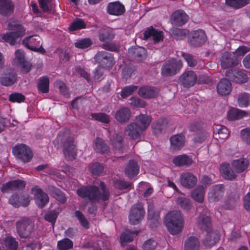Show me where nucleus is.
<instances>
[{
    "label": "nucleus",
    "instance_id": "f257e3e1",
    "mask_svg": "<svg viewBox=\"0 0 250 250\" xmlns=\"http://www.w3.org/2000/svg\"><path fill=\"white\" fill-rule=\"evenodd\" d=\"M100 187L102 194L100 192L99 188L95 186L79 188L77 190V193L82 198H87L92 202H98L100 199L104 201L108 200L110 196L109 189L104 182H101Z\"/></svg>",
    "mask_w": 250,
    "mask_h": 250
},
{
    "label": "nucleus",
    "instance_id": "f03ea898",
    "mask_svg": "<svg viewBox=\"0 0 250 250\" xmlns=\"http://www.w3.org/2000/svg\"><path fill=\"white\" fill-rule=\"evenodd\" d=\"M165 223L170 233L177 234L180 232L184 227V219L179 210H172L166 215Z\"/></svg>",
    "mask_w": 250,
    "mask_h": 250
},
{
    "label": "nucleus",
    "instance_id": "7ed1b4c3",
    "mask_svg": "<svg viewBox=\"0 0 250 250\" xmlns=\"http://www.w3.org/2000/svg\"><path fill=\"white\" fill-rule=\"evenodd\" d=\"M57 139L62 144L65 159L68 160L75 159L76 156L75 146L73 138L70 136L69 131L67 130L65 132H60Z\"/></svg>",
    "mask_w": 250,
    "mask_h": 250
},
{
    "label": "nucleus",
    "instance_id": "20e7f679",
    "mask_svg": "<svg viewBox=\"0 0 250 250\" xmlns=\"http://www.w3.org/2000/svg\"><path fill=\"white\" fill-rule=\"evenodd\" d=\"M183 66L180 60L171 59L165 62L161 68V74L163 76L168 77L174 75L179 72Z\"/></svg>",
    "mask_w": 250,
    "mask_h": 250
},
{
    "label": "nucleus",
    "instance_id": "39448f33",
    "mask_svg": "<svg viewBox=\"0 0 250 250\" xmlns=\"http://www.w3.org/2000/svg\"><path fill=\"white\" fill-rule=\"evenodd\" d=\"M22 44L27 49L34 52L44 53L45 50L42 46V39L38 35L28 36L22 41Z\"/></svg>",
    "mask_w": 250,
    "mask_h": 250
},
{
    "label": "nucleus",
    "instance_id": "423d86ee",
    "mask_svg": "<svg viewBox=\"0 0 250 250\" xmlns=\"http://www.w3.org/2000/svg\"><path fill=\"white\" fill-rule=\"evenodd\" d=\"M34 229V224L27 218H23L17 222V231L21 237H29Z\"/></svg>",
    "mask_w": 250,
    "mask_h": 250
},
{
    "label": "nucleus",
    "instance_id": "0eeeda50",
    "mask_svg": "<svg viewBox=\"0 0 250 250\" xmlns=\"http://www.w3.org/2000/svg\"><path fill=\"white\" fill-rule=\"evenodd\" d=\"M94 59L99 64L98 66L104 68L112 67L114 64L112 54L104 51L98 52L94 57Z\"/></svg>",
    "mask_w": 250,
    "mask_h": 250
},
{
    "label": "nucleus",
    "instance_id": "6e6552de",
    "mask_svg": "<svg viewBox=\"0 0 250 250\" xmlns=\"http://www.w3.org/2000/svg\"><path fill=\"white\" fill-rule=\"evenodd\" d=\"M145 213L144 209L141 204L134 205L131 209L129 216L130 223L132 225L138 224L144 218Z\"/></svg>",
    "mask_w": 250,
    "mask_h": 250
},
{
    "label": "nucleus",
    "instance_id": "1a4fd4ad",
    "mask_svg": "<svg viewBox=\"0 0 250 250\" xmlns=\"http://www.w3.org/2000/svg\"><path fill=\"white\" fill-rule=\"evenodd\" d=\"M196 81V74L191 70L184 72L178 79L179 83L186 88L193 86L195 84Z\"/></svg>",
    "mask_w": 250,
    "mask_h": 250
},
{
    "label": "nucleus",
    "instance_id": "9d476101",
    "mask_svg": "<svg viewBox=\"0 0 250 250\" xmlns=\"http://www.w3.org/2000/svg\"><path fill=\"white\" fill-rule=\"evenodd\" d=\"M225 75L231 81L238 83H243L248 81L247 75L242 70L229 69L226 72Z\"/></svg>",
    "mask_w": 250,
    "mask_h": 250
},
{
    "label": "nucleus",
    "instance_id": "9b49d317",
    "mask_svg": "<svg viewBox=\"0 0 250 250\" xmlns=\"http://www.w3.org/2000/svg\"><path fill=\"white\" fill-rule=\"evenodd\" d=\"M207 41L205 32L199 30L192 33V37L188 38V43L194 47H198L203 44Z\"/></svg>",
    "mask_w": 250,
    "mask_h": 250
},
{
    "label": "nucleus",
    "instance_id": "f8f14e48",
    "mask_svg": "<svg viewBox=\"0 0 250 250\" xmlns=\"http://www.w3.org/2000/svg\"><path fill=\"white\" fill-rule=\"evenodd\" d=\"M33 156L32 152L26 145L21 144L17 145V157L23 162H28Z\"/></svg>",
    "mask_w": 250,
    "mask_h": 250
},
{
    "label": "nucleus",
    "instance_id": "ddd939ff",
    "mask_svg": "<svg viewBox=\"0 0 250 250\" xmlns=\"http://www.w3.org/2000/svg\"><path fill=\"white\" fill-rule=\"evenodd\" d=\"M143 131L136 123L132 122L125 128L124 134L130 139L136 140L141 136Z\"/></svg>",
    "mask_w": 250,
    "mask_h": 250
},
{
    "label": "nucleus",
    "instance_id": "4468645a",
    "mask_svg": "<svg viewBox=\"0 0 250 250\" xmlns=\"http://www.w3.org/2000/svg\"><path fill=\"white\" fill-rule=\"evenodd\" d=\"M188 20V16L182 10L174 11L170 17V21L173 25L181 26L185 24Z\"/></svg>",
    "mask_w": 250,
    "mask_h": 250
},
{
    "label": "nucleus",
    "instance_id": "2eb2a0df",
    "mask_svg": "<svg viewBox=\"0 0 250 250\" xmlns=\"http://www.w3.org/2000/svg\"><path fill=\"white\" fill-rule=\"evenodd\" d=\"M220 62L221 65L224 69L234 67L238 64V60L236 57L228 52H225L222 54Z\"/></svg>",
    "mask_w": 250,
    "mask_h": 250
},
{
    "label": "nucleus",
    "instance_id": "dca6fc26",
    "mask_svg": "<svg viewBox=\"0 0 250 250\" xmlns=\"http://www.w3.org/2000/svg\"><path fill=\"white\" fill-rule=\"evenodd\" d=\"M180 180L182 185L188 188H193L197 182V177L190 172L182 173L180 176Z\"/></svg>",
    "mask_w": 250,
    "mask_h": 250
},
{
    "label": "nucleus",
    "instance_id": "f3484780",
    "mask_svg": "<svg viewBox=\"0 0 250 250\" xmlns=\"http://www.w3.org/2000/svg\"><path fill=\"white\" fill-rule=\"evenodd\" d=\"M224 193V186L222 184L216 185L212 187L211 191L208 193V198L211 202H217L222 198Z\"/></svg>",
    "mask_w": 250,
    "mask_h": 250
},
{
    "label": "nucleus",
    "instance_id": "a211bd4d",
    "mask_svg": "<svg viewBox=\"0 0 250 250\" xmlns=\"http://www.w3.org/2000/svg\"><path fill=\"white\" fill-rule=\"evenodd\" d=\"M170 147L174 150L181 149L185 145L186 138L182 134L172 135L170 138Z\"/></svg>",
    "mask_w": 250,
    "mask_h": 250
},
{
    "label": "nucleus",
    "instance_id": "6ab92c4d",
    "mask_svg": "<svg viewBox=\"0 0 250 250\" xmlns=\"http://www.w3.org/2000/svg\"><path fill=\"white\" fill-rule=\"evenodd\" d=\"M159 92L158 88L147 85L141 87L138 90V94L145 99L154 98L158 95Z\"/></svg>",
    "mask_w": 250,
    "mask_h": 250
},
{
    "label": "nucleus",
    "instance_id": "aec40b11",
    "mask_svg": "<svg viewBox=\"0 0 250 250\" xmlns=\"http://www.w3.org/2000/svg\"><path fill=\"white\" fill-rule=\"evenodd\" d=\"M7 29L12 31L4 34L2 39L10 45H14L16 44V21H12L8 23Z\"/></svg>",
    "mask_w": 250,
    "mask_h": 250
},
{
    "label": "nucleus",
    "instance_id": "412c9836",
    "mask_svg": "<svg viewBox=\"0 0 250 250\" xmlns=\"http://www.w3.org/2000/svg\"><path fill=\"white\" fill-rule=\"evenodd\" d=\"M131 114V112L129 108L123 107L117 110L115 118L119 123L124 124L129 121Z\"/></svg>",
    "mask_w": 250,
    "mask_h": 250
},
{
    "label": "nucleus",
    "instance_id": "4be33fe9",
    "mask_svg": "<svg viewBox=\"0 0 250 250\" xmlns=\"http://www.w3.org/2000/svg\"><path fill=\"white\" fill-rule=\"evenodd\" d=\"M197 225L200 229L206 232H209L212 229L210 218L206 214H201L198 217Z\"/></svg>",
    "mask_w": 250,
    "mask_h": 250
},
{
    "label": "nucleus",
    "instance_id": "5701e85b",
    "mask_svg": "<svg viewBox=\"0 0 250 250\" xmlns=\"http://www.w3.org/2000/svg\"><path fill=\"white\" fill-rule=\"evenodd\" d=\"M231 89L230 82L226 78L222 79L217 85V91L220 95L225 96L229 94Z\"/></svg>",
    "mask_w": 250,
    "mask_h": 250
},
{
    "label": "nucleus",
    "instance_id": "b1692460",
    "mask_svg": "<svg viewBox=\"0 0 250 250\" xmlns=\"http://www.w3.org/2000/svg\"><path fill=\"white\" fill-rule=\"evenodd\" d=\"M114 34L112 30L108 27H103L98 32V37L100 42H108L114 38Z\"/></svg>",
    "mask_w": 250,
    "mask_h": 250
},
{
    "label": "nucleus",
    "instance_id": "393cba45",
    "mask_svg": "<svg viewBox=\"0 0 250 250\" xmlns=\"http://www.w3.org/2000/svg\"><path fill=\"white\" fill-rule=\"evenodd\" d=\"M14 3L11 0H0V14L4 16L10 15L14 12Z\"/></svg>",
    "mask_w": 250,
    "mask_h": 250
},
{
    "label": "nucleus",
    "instance_id": "a878e982",
    "mask_svg": "<svg viewBox=\"0 0 250 250\" xmlns=\"http://www.w3.org/2000/svg\"><path fill=\"white\" fill-rule=\"evenodd\" d=\"M34 196L36 203L40 208H43L49 202L47 194L41 188L34 190Z\"/></svg>",
    "mask_w": 250,
    "mask_h": 250
},
{
    "label": "nucleus",
    "instance_id": "bb28decb",
    "mask_svg": "<svg viewBox=\"0 0 250 250\" xmlns=\"http://www.w3.org/2000/svg\"><path fill=\"white\" fill-rule=\"evenodd\" d=\"M207 234L204 240V245L207 248H211L215 245L219 240V233L216 231H213L212 229L209 232H206Z\"/></svg>",
    "mask_w": 250,
    "mask_h": 250
},
{
    "label": "nucleus",
    "instance_id": "cd10ccee",
    "mask_svg": "<svg viewBox=\"0 0 250 250\" xmlns=\"http://www.w3.org/2000/svg\"><path fill=\"white\" fill-rule=\"evenodd\" d=\"M124 6L119 1L109 3L107 7V12L112 15L119 16L124 13Z\"/></svg>",
    "mask_w": 250,
    "mask_h": 250
},
{
    "label": "nucleus",
    "instance_id": "c85d7f7f",
    "mask_svg": "<svg viewBox=\"0 0 250 250\" xmlns=\"http://www.w3.org/2000/svg\"><path fill=\"white\" fill-rule=\"evenodd\" d=\"M144 36L145 39H147L152 37L155 43L162 41L164 38L163 32L156 30L152 26L147 28L144 33Z\"/></svg>",
    "mask_w": 250,
    "mask_h": 250
},
{
    "label": "nucleus",
    "instance_id": "c756f323",
    "mask_svg": "<svg viewBox=\"0 0 250 250\" xmlns=\"http://www.w3.org/2000/svg\"><path fill=\"white\" fill-rule=\"evenodd\" d=\"M220 171L222 177L226 180H232L237 177V175L231 169L228 163L222 164L220 165Z\"/></svg>",
    "mask_w": 250,
    "mask_h": 250
},
{
    "label": "nucleus",
    "instance_id": "7c9ffc66",
    "mask_svg": "<svg viewBox=\"0 0 250 250\" xmlns=\"http://www.w3.org/2000/svg\"><path fill=\"white\" fill-rule=\"evenodd\" d=\"M248 166V161L243 158L234 160L231 163L232 169L237 173L243 172L247 168Z\"/></svg>",
    "mask_w": 250,
    "mask_h": 250
},
{
    "label": "nucleus",
    "instance_id": "2f4dec72",
    "mask_svg": "<svg viewBox=\"0 0 250 250\" xmlns=\"http://www.w3.org/2000/svg\"><path fill=\"white\" fill-rule=\"evenodd\" d=\"M139 167L137 163L134 160H130L127 163L125 173L129 178H132L138 174Z\"/></svg>",
    "mask_w": 250,
    "mask_h": 250
},
{
    "label": "nucleus",
    "instance_id": "473e14b6",
    "mask_svg": "<svg viewBox=\"0 0 250 250\" xmlns=\"http://www.w3.org/2000/svg\"><path fill=\"white\" fill-rule=\"evenodd\" d=\"M93 148L98 153L104 154L109 152V147L102 139L97 137L93 142Z\"/></svg>",
    "mask_w": 250,
    "mask_h": 250
},
{
    "label": "nucleus",
    "instance_id": "72a5a7b5",
    "mask_svg": "<svg viewBox=\"0 0 250 250\" xmlns=\"http://www.w3.org/2000/svg\"><path fill=\"white\" fill-rule=\"evenodd\" d=\"M151 121V119L149 116L141 114L136 117L134 122L136 123L137 125L144 131L148 127Z\"/></svg>",
    "mask_w": 250,
    "mask_h": 250
},
{
    "label": "nucleus",
    "instance_id": "f704fd0d",
    "mask_svg": "<svg viewBox=\"0 0 250 250\" xmlns=\"http://www.w3.org/2000/svg\"><path fill=\"white\" fill-rule=\"evenodd\" d=\"M173 162L177 166H189L192 164L193 160L191 158L185 154L177 156L173 159Z\"/></svg>",
    "mask_w": 250,
    "mask_h": 250
},
{
    "label": "nucleus",
    "instance_id": "c9c22d12",
    "mask_svg": "<svg viewBox=\"0 0 250 250\" xmlns=\"http://www.w3.org/2000/svg\"><path fill=\"white\" fill-rule=\"evenodd\" d=\"M214 136L216 139L224 140L228 137V129L224 126L217 125L213 129Z\"/></svg>",
    "mask_w": 250,
    "mask_h": 250
},
{
    "label": "nucleus",
    "instance_id": "e433bc0d",
    "mask_svg": "<svg viewBox=\"0 0 250 250\" xmlns=\"http://www.w3.org/2000/svg\"><path fill=\"white\" fill-rule=\"evenodd\" d=\"M167 121L166 119H161L153 123L151 127L156 134H159L165 130L167 127Z\"/></svg>",
    "mask_w": 250,
    "mask_h": 250
},
{
    "label": "nucleus",
    "instance_id": "4c0bfd02",
    "mask_svg": "<svg viewBox=\"0 0 250 250\" xmlns=\"http://www.w3.org/2000/svg\"><path fill=\"white\" fill-rule=\"evenodd\" d=\"M185 250H200V243L194 237H188L185 243Z\"/></svg>",
    "mask_w": 250,
    "mask_h": 250
},
{
    "label": "nucleus",
    "instance_id": "58836bf2",
    "mask_svg": "<svg viewBox=\"0 0 250 250\" xmlns=\"http://www.w3.org/2000/svg\"><path fill=\"white\" fill-rule=\"evenodd\" d=\"M30 196L27 193L22 192L17 195V207H27L30 204Z\"/></svg>",
    "mask_w": 250,
    "mask_h": 250
},
{
    "label": "nucleus",
    "instance_id": "ea45409f",
    "mask_svg": "<svg viewBox=\"0 0 250 250\" xmlns=\"http://www.w3.org/2000/svg\"><path fill=\"white\" fill-rule=\"evenodd\" d=\"M148 218L150 221V226L151 227H157L159 224L160 215L158 212H155L151 206H148Z\"/></svg>",
    "mask_w": 250,
    "mask_h": 250
},
{
    "label": "nucleus",
    "instance_id": "a19ab883",
    "mask_svg": "<svg viewBox=\"0 0 250 250\" xmlns=\"http://www.w3.org/2000/svg\"><path fill=\"white\" fill-rule=\"evenodd\" d=\"M246 115V112L237 108H231L228 113V119L229 120H239Z\"/></svg>",
    "mask_w": 250,
    "mask_h": 250
},
{
    "label": "nucleus",
    "instance_id": "79ce46f5",
    "mask_svg": "<svg viewBox=\"0 0 250 250\" xmlns=\"http://www.w3.org/2000/svg\"><path fill=\"white\" fill-rule=\"evenodd\" d=\"M205 190L203 186H200L191 192V196L196 202L201 203L204 199Z\"/></svg>",
    "mask_w": 250,
    "mask_h": 250
},
{
    "label": "nucleus",
    "instance_id": "37998d69",
    "mask_svg": "<svg viewBox=\"0 0 250 250\" xmlns=\"http://www.w3.org/2000/svg\"><path fill=\"white\" fill-rule=\"evenodd\" d=\"M134 58L138 61H141L146 59L147 51L145 48L142 47H136L131 50Z\"/></svg>",
    "mask_w": 250,
    "mask_h": 250
},
{
    "label": "nucleus",
    "instance_id": "c03bdc74",
    "mask_svg": "<svg viewBox=\"0 0 250 250\" xmlns=\"http://www.w3.org/2000/svg\"><path fill=\"white\" fill-rule=\"evenodd\" d=\"M171 36L176 40H183L186 38L188 34V31L187 29H182L173 28L170 30Z\"/></svg>",
    "mask_w": 250,
    "mask_h": 250
},
{
    "label": "nucleus",
    "instance_id": "a18cd8bd",
    "mask_svg": "<svg viewBox=\"0 0 250 250\" xmlns=\"http://www.w3.org/2000/svg\"><path fill=\"white\" fill-rule=\"evenodd\" d=\"M49 81L47 77H42L39 79L38 90L42 93H46L49 91Z\"/></svg>",
    "mask_w": 250,
    "mask_h": 250
},
{
    "label": "nucleus",
    "instance_id": "49530a36",
    "mask_svg": "<svg viewBox=\"0 0 250 250\" xmlns=\"http://www.w3.org/2000/svg\"><path fill=\"white\" fill-rule=\"evenodd\" d=\"M176 203L177 205L186 211L190 210L192 207L190 200L183 196L178 197L176 200Z\"/></svg>",
    "mask_w": 250,
    "mask_h": 250
},
{
    "label": "nucleus",
    "instance_id": "de8ad7c7",
    "mask_svg": "<svg viewBox=\"0 0 250 250\" xmlns=\"http://www.w3.org/2000/svg\"><path fill=\"white\" fill-rule=\"evenodd\" d=\"M250 0H226L227 5L235 9H239L245 6L250 2Z\"/></svg>",
    "mask_w": 250,
    "mask_h": 250
},
{
    "label": "nucleus",
    "instance_id": "09e8293b",
    "mask_svg": "<svg viewBox=\"0 0 250 250\" xmlns=\"http://www.w3.org/2000/svg\"><path fill=\"white\" fill-rule=\"evenodd\" d=\"M237 101L240 107H247L250 104V95L247 93H241L238 97Z\"/></svg>",
    "mask_w": 250,
    "mask_h": 250
},
{
    "label": "nucleus",
    "instance_id": "8fccbe9b",
    "mask_svg": "<svg viewBox=\"0 0 250 250\" xmlns=\"http://www.w3.org/2000/svg\"><path fill=\"white\" fill-rule=\"evenodd\" d=\"M73 242L68 238H64L58 242L57 248L59 250H68L72 248Z\"/></svg>",
    "mask_w": 250,
    "mask_h": 250
},
{
    "label": "nucleus",
    "instance_id": "3c124183",
    "mask_svg": "<svg viewBox=\"0 0 250 250\" xmlns=\"http://www.w3.org/2000/svg\"><path fill=\"white\" fill-rule=\"evenodd\" d=\"M16 190V180L9 181L2 185L1 191L2 193H12Z\"/></svg>",
    "mask_w": 250,
    "mask_h": 250
},
{
    "label": "nucleus",
    "instance_id": "603ef678",
    "mask_svg": "<svg viewBox=\"0 0 250 250\" xmlns=\"http://www.w3.org/2000/svg\"><path fill=\"white\" fill-rule=\"evenodd\" d=\"M123 137L122 135L115 134L111 140L112 146L116 149H120L123 146Z\"/></svg>",
    "mask_w": 250,
    "mask_h": 250
},
{
    "label": "nucleus",
    "instance_id": "864d4df0",
    "mask_svg": "<svg viewBox=\"0 0 250 250\" xmlns=\"http://www.w3.org/2000/svg\"><path fill=\"white\" fill-rule=\"evenodd\" d=\"M18 66L20 69L21 73L27 74L30 72L32 66V63L26 60H22L17 63Z\"/></svg>",
    "mask_w": 250,
    "mask_h": 250
},
{
    "label": "nucleus",
    "instance_id": "5fc2aeb1",
    "mask_svg": "<svg viewBox=\"0 0 250 250\" xmlns=\"http://www.w3.org/2000/svg\"><path fill=\"white\" fill-rule=\"evenodd\" d=\"M93 42L89 38H84L78 40L75 42V46L81 49L87 48L92 44Z\"/></svg>",
    "mask_w": 250,
    "mask_h": 250
},
{
    "label": "nucleus",
    "instance_id": "6e6d98bb",
    "mask_svg": "<svg viewBox=\"0 0 250 250\" xmlns=\"http://www.w3.org/2000/svg\"><path fill=\"white\" fill-rule=\"evenodd\" d=\"M113 185L115 188L121 190L130 189L132 186L131 184L130 183L126 182L125 181L120 179H116L114 180Z\"/></svg>",
    "mask_w": 250,
    "mask_h": 250
},
{
    "label": "nucleus",
    "instance_id": "4d7b16f0",
    "mask_svg": "<svg viewBox=\"0 0 250 250\" xmlns=\"http://www.w3.org/2000/svg\"><path fill=\"white\" fill-rule=\"evenodd\" d=\"M91 116L93 119L102 123L108 124L110 122L109 116L104 113H93Z\"/></svg>",
    "mask_w": 250,
    "mask_h": 250
},
{
    "label": "nucleus",
    "instance_id": "13d9d810",
    "mask_svg": "<svg viewBox=\"0 0 250 250\" xmlns=\"http://www.w3.org/2000/svg\"><path fill=\"white\" fill-rule=\"evenodd\" d=\"M75 215L83 227L87 229L89 228V223L82 212L79 210H76L75 212Z\"/></svg>",
    "mask_w": 250,
    "mask_h": 250
},
{
    "label": "nucleus",
    "instance_id": "bf43d9fd",
    "mask_svg": "<svg viewBox=\"0 0 250 250\" xmlns=\"http://www.w3.org/2000/svg\"><path fill=\"white\" fill-rule=\"evenodd\" d=\"M182 56L187 62L189 66L193 67L197 64V60L192 55L188 53H182Z\"/></svg>",
    "mask_w": 250,
    "mask_h": 250
},
{
    "label": "nucleus",
    "instance_id": "052dcab7",
    "mask_svg": "<svg viewBox=\"0 0 250 250\" xmlns=\"http://www.w3.org/2000/svg\"><path fill=\"white\" fill-rule=\"evenodd\" d=\"M0 82L2 85L5 86H10L16 82V75L12 74L11 76H5L0 78Z\"/></svg>",
    "mask_w": 250,
    "mask_h": 250
},
{
    "label": "nucleus",
    "instance_id": "680f3d73",
    "mask_svg": "<svg viewBox=\"0 0 250 250\" xmlns=\"http://www.w3.org/2000/svg\"><path fill=\"white\" fill-rule=\"evenodd\" d=\"M85 27V24L83 20L81 19H77L71 25L69 26V29L70 31H75Z\"/></svg>",
    "mask_w": 250,
    "mask_h": 250
},
{
    "label": "nucleus",
    "instance_id": "e2e57ef3",
    "mask_svg": "<svg viewBox=\"0 0 250 250\" xmlns=\"http://www.w3.org/2000/svg\"><path fill=\"white\" fill-rule=\"evenodd\" d=\"M89 170L93 175L98 176L103 172L104 167L99 163H95L90 166Z\"/></svg>",
    "mask_w": 250,
    "mask_h": 250
},
{
    "label": "nucleus",
    "instance_id": "0e129e2a",
    "mask_svg": "<svg viewBox=\"0 0 250 250\" xmlns=\"http://www.w3.org/2000/svg\"><path fill=\"white\" fill-rule=\"evenodd\" d=\"M58 214V212L55 210H50L45 213L44 218L46 221L53 225L56 222Z\"/></svg>",
    "mask_w": 250,
    "mask_h": 250
},
{
    "label": "nucleus",
    "instance_id": "69168bd1",
    "mask_svg": "<svg viewBox=\"0 0 250 250\" xmlns=\"http://www.w3.org/2000/svg\"><path fill=\"white\" fill-rule=\"evenodd\" d=\"M53 0H39L40 7L44 12H50L52 8V1Z\"/></svg>",
    "mask_w": 250,
    "mask_h": 250
},
{
    "label": "nucleus",
    "instance_id": "338daca9",
    "mask_svg": "<svg viewBox=\"0 0 250 250\" xmlns=\"http://www.w3.org/2000/svg\"><path fill=\"white\" fill-rule=\"evenodd\" d=\"M137 88L138 86L135 85H129L126 86L122 89L121 95L123 98H125L131 95L137 90Z\"/></svg>",
    "mask_w": 250,
    "mask_h": 250
},
{
    "label": "nucleus",
    "instance_id": "774afa93",
    "mask_svg": "<svg viewBox=\"0 0 250 250\" xmlns=\"http://www.w3.org/2000/svg\"><path fill=\"white\" fill-rule=\"evenodd\" d=\"M4 243L9 250H16V239L14 237L7 236L4 239Z\"/></svg>",
    "mask_w": 250,
    "mask_h": 250
}]
</instances>
